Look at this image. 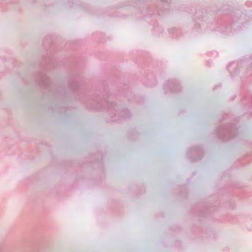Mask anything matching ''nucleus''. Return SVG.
<instances>
[{"label":"nucleus","instance_id":"f257e3e1","mask_svg":"<svg viewBox=\"0 0 252 252\" xmlns=\"http://www.w3.org/2000/svg\"><path fill=\"white\" fill-rule=\"evenodd\" d=\"M39 84L46 86L49 81L48 77L43 73H40L36 79Z\"/></svg>","mask_w":252,"mask_h":252}]
</instances>
